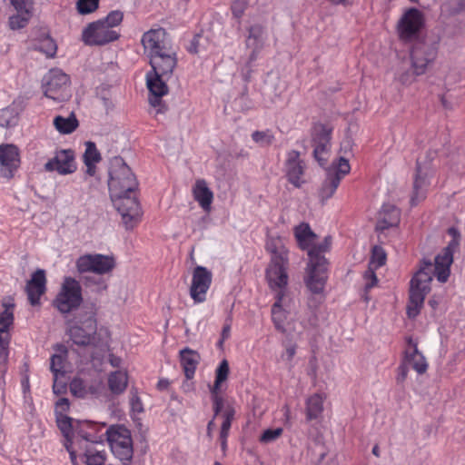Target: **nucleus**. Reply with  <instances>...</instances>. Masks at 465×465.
Listing matches in <instances>:
<instances>
[{
    "instance_id": "nucleus-12",
    "label": "nucleus",
    "mask_w": 465,
    "mask_h": 465,
    "mask_svg": "<svg viewBox=\"0 0 465 465\" xmlns=\"http://www.w3.org/2000/svg\"><path fill=\"white\" fill-rule=\"evenodd\" d=\"M105 424H98L90 421H80L75 420L71 430L70 438L74 440V447L76 450V453L79 449L93 445L94 443L104 442V429ZM77 465V461L75 464Z\"/></svg>"
},
{
    "instance_id": "nucleus-63",
    "label": "nucleus",
    "mask_w": 465,
    "mask_h": 465,
    "mask_svg": "<svg viewBox=\"0 0 465 465\" xmlns=\"http://www.w3.org/2000/svg\"><path fill=\"white\" fill-rule=\"evenodd\" d=\"M406 375H407L406 370H405V368H402L401 372V381H403L406 378Z\"/></svg>"
},
{
    "instance_id": "nucleus-57",
    "label": "nucleus",
    "mask_w": 465,
    "mask_h": 465,
    "mask_svg": "<svg viewBox=\"0 0 465 465\" xmlns=\"http://www.w3.org/2000/svg\"><path fill=\"white\" fill-rule=\"evenodd\" d=\"M201 40H202V37L200 35L193 37L191 45L188 47V51L192 54L199 53L200 52L199 45H200Z\"/></svg>"
},
{
    "instance_id": "nucleus-22",
    "label": "nucleus",
    "mask_w": 465,
    "mask_h": 465,
    "mask_svg": "<svg viewBox=\"0 0 465 465\" xmlns=\"http://www.w3.org/2000/svg\"><path fill=\"white\" fill-rule=\"evenodd\" d=\"M332 128L330 125L318 124L313 126L312 146L316 160L321 165H324L331 148V136Z\"/></svg>"
},
{
    "instance_id": "nucleus-59",
    "label": "nucleus",
    "mask_w": 465,
    "mask_h": 465,
    "mask_svg": "<svg viewBox=\"0 0 465 465\" xmlns=\"http://www.w3.org/2000/svg\"><path fill=\"white\" fill-rule=\"evenodd\" d=\"M295 352H296V349L294 346H292V345L288 346L282 354V358L285 359L286 361H291L292 359V357L294 356Z\"/></svg>"
},
{
    "instance_id": "nucleus-58",
    "label": "nucleus",
    "mask_w": 465,
    "mask_h": 465,
    "mask_svg": "<svg viewBox=\"0 0 465 465\" xmlns=\"http://www.w3.org/2000/svg\"><path fill=\"white\" fill-rule=\"evenodd\" d=\"M231 335V326L226 324L223 326L221 334V340L219 341V346L222 347L223 343L230 337Z\"/></svg>"
},
{
    "instance_id": "nucleus-14",
    "label": "nucleus",
    "mask_w": 465,
    "mask_h": 465,
    "mask_svg": "<svg viewBox=\"0 0 465 465\" xmlns=\"http://www.w3.org/2000/svg\"><path fill=\"white\" fill-rule=\"evenodd\" d=\"M14 307L11 299L5 301L0 307V377L6 370L10 343L9 329L14 322Z\"/></svg>"
},
{
    "instance_id": "nucleus-5",
    "label": "nucleus",
    "mask_w": 465,
    "mask_h": 465,
    "mask_svg": "<svg viewBox=\"0 0 465 465\" xmlns=\"http://www.w3.org/2000/svg\"><path fill=\"white\" fill-rule=\"evenodd\" d=\"M69 335L73 341L79 345H92L103 351L109 348V331L104 327L97 328L95 319L92 315L72 326Z\"/></svg>"
},
{
    "instance_id": "nucleus-61",
    "label": "nucleus",
    "mask_w": 465,
    "mask_h": 465,
    "mask_svg": "<svg viewBox=\"0 0 465 465\" xmlns=\"http://www.w3.org/2000/svg\"><path fill=\"white\" fill-rule=\"evenodd\" d=\"M170 385V382L167 379H161L159 381H158V384H157V387L160 389V390H165L169 387Z\"/></svg>"
},
{
    "instance_id": "nucleus-33",
    "label": "nucleus",
    "mask_w": 465,
    "mask_h": 465,
    "mask_svg": "<svg viewBox=\"0 0 465 465\" xmlns=\"http://www.w3.org/2000/svg\"><path fill=\"white\" fill-rule=\"evenodd\" d=\"M70 390L75 397L85 398L99 395L104 390V385L101 381H94L87 385L83 380L76 378L72 381Z\"/></svg>"
},
{
    "instance_id": "nucleus-62",
    "label": "nucleus",
    "mask_w": 465,
    "mask_h": 465,
    "mask_svg": "<svg viewBox=\"0 0 465 465\" xmlns=\"http://www.w3.org/2000/svg\"><path fill=\"white\" fill-rule=\"evenodd\" d=\"M440 301L436 297H432L429 301V305L431 306L433 309H436Z\"/></svg>"
},
{
    "instance_id": "nucleus-60",
    "label": "nucleus",
    "mask_w": 465,
    "mask_h": 465,
    "mask_svg": "<svg viewBox=\"0 0 465 465\" xmlns=\"http://www.w3.org/2000/svg\"><path fill=\"white\" fill-rule=\"evenodd\" d=\"M109 361L113 367H120L122 364V359L114 355L110 356Z\"/></svg>"
},
{
    "instance_id": "nucleus-56",
    "label": "nucleus",
    "mask_w": 465,
    "mask_h": 465,
    "mask_svg": "<svg viewBox=\"0 0 465 465\" xmlns=\"http://www.w3.org/2000/svg\"><path fill=\"white\" fill-rule=\"evenodd\" d=\"M193 378H186L185 377V380L183 381L181 389L184 393H190V392L194 391L195 385H194V381H193Z\"/></svg>"
},
{
    "instance_id": "nucleus-53",
    "label": "nucleus",
    "mask_w": 465,
    "mask_h": 465,
    "mask_svg": "<svg viewBox=\"0 0 465 465\" xmlns=\"http://www.w3.org/2000/svg\"><path fill=\"white\" fill-rule=\"evenodd\" d=\"M428 193L421 190L419 187L413 185V190L410 197V204L411 207H415L423 202L427 197Z\"/></svg>"
},
{
    "instance_id": "nucleus-8",
    "label": "nucleus",
    "mask_w": 465,
    "mask_h": 465,
    "mask_svg": "<svg viewBox=\"0 0 465 465\" xmlns=\"http://www.w3.org/2000/svg\"><path fill=\"white\" fill-rule=\"evenodd\" d=\"M328 280V262L315 250L309 251V260L305 267L303 282L307 291L313 295L322 294Z\"/></svg>"
},
{
    "instance_id": "nucleus-27",
    "label": "nucleus",
    "mask_w": 465,
    "mask_h": 465,
    "mask_svg": "<svg viewBox=\"0 0 465 465\" xmlns=\"http://www.w3.org/2000/svg\"><path fill=\"white\" fill-rule=\"evenodd\" d=\"M28 300L33 306L40 304V298L46 291L45 272L42 269L32 273L25 287Z\"/></svg>"
},
{
    "instance_id": "nucleus-2",
    "label": "nucleus",
    "mask_w": 465,
    "mask_h": 465,
    "mask_svg": "<svg viewBox=\"0 0 465 465\" xmlns=\"http://www.w3.org/2000/svg\"><path fill=\"white\" fill-rule=\"evenodd\" d=\"M109 191L113 203L127 229L134 227L142 218V210L134 197L137 187L134 174L121 158L111 163Z\"/></svg>"
},
{
    "instance_id": "nucleus-64",
    "label": "nucleus",
    "mask_w": 465,
    "mask_h": 465,
    "mask_svg": "<svg viewBox=\"0 0 465 465\" xmlns=\"http://www.w3.org/2000/svg\"><path fill=\"white\" fill-rule=\"evenodd\" d=\"M365 292H366V291H365ZM362 298H363V300H364V302H369V301H370V296H369L367 293H365V294L362 296Z\"/></svg>"
},
{
    "instance_id": "nucleus-4",
    "label": "nucleus",
    "mask_w": 465,
    "mask_h": 465,
    "mask_svg": "<svg viewBox=\"0 0 465 465\" xmlns=\"http://www.w3.org/2000/svg\"><path fill=\"white\" fill-rule=\"evenodd\" d=\"M124 19L123 12L114 10L105 17L89 23L83 28L81 39L86 45H104L120 37L117 27Z\"/></svg>"
},
{
    "instance_id": "nucleus-15",
    "label": "nucleus",
    "mask_w": 465,
    "mask_h": 465,
    "mask_svg": "<svg viewBox=\"0 0 465 465\" xmlns=\"http://www.w3.org/2000/svg\"><path fill=\"white\" fill-rule=\"evenodd\" d=\"M289 280V261L269 262L265 269V282L273 295L292 292Z\"/></svg>"
},
{
    "instance_id": "nucleus-36",
    "label": "nucleus",
    "mask_w": 465,
    "mask_h": 465,
    "mask_svg": "<svg viewBox=\"0 0 465 465\" xmlns=\"http://www.w3.org/2000/svg\"><path fill=\"white\" fill-rule=\"evenodd\" d=\"M180 361L186 378H193L195 370L200 361V355L196 351L189 348L180 351Z\"/></svg>"
},
{
    "instance_id": "nucleus-45",
    "label": "nucleus",
    "mask_w": 465,
    "mask_h": 465,
    "mask_svg": "<svg viewBox=\"0 0 465 465\" xmlns=\"http://www.w3.org/2000/svg\"><path fill=\"white\" fill-rule=\"evenodd\" d=\"M31 17V15L15 13L9 16L8 26L13 31L20 30L27 25Z\"/></svg>"
},
{
    "instance_id": "nucleus-32",
    "label": "nucleus",
    "mask_w": 465,
    "mask_h": 465,
    "mask_svg": "<svg viewBox=\"0 0 465 465\" xmlns=\"http://www.w3.org/2000/svg\"><path fill=\"white\" fill-rule=\"evenodd\" d=\"M405 361L419 374H423L427 371L428 362L424 355L418 350L416 342L411 339L408 340L405 350Z\"/></svg>"
},
{
    "instance_id": "nucleus-21",
    "label": "nucleus",
    "mask_w": 465,
    "mask_h": 465,
    "mask_svg": "<svg viewBox=\"0 0 465 465\" xmlns=\"http://www.w3.org/2000/svg\"><path fill=\"white\" fill-rule=\"evenodd\" d=\"M212 280V272L206 267L196 266L193 269L190 285V296L195 303H202L206 300Z\"/></svg>"
},
{
    "instance_id": "nucleus-47",
    "label": "nucleus",
    "mask_w": 465,
    "mask_h": 465,
    "mask_svg": "<svg viewBox=\"0 0 465 465\" xmlns=\"http://www.w3.org/2000/svg\"><path fill=\"white\" fill-rule=\"evenodd\" d=\"M252 139L262 147L269 146L274 141L273 134L269 131H256L252 134Z\"/></svg>"
},
{
    "instance_id": "nucleus-43",
    "label": "nucleus",
    "mask_w": 465,
    "mask_h": 465,
    "mask_svg": "<svg viewBox=\"0 0 465 465\" xmlns=\"http://www.w3.org/2000/svg\"><path fill=\"white\" fill-rule=\"evenodd\" d=\"M34 47L49 57L54 56L57 49L54 41L48 35L43 36L39 41L35 43Z\"/></svg>"
},
{
    "instance_id": "nucleus-40",
    "label": "nucleus",
    "mask_w": 465,
    "mask_h": 465,
    "mask_svg": "<svg viewBox=\"0 0 465 465\" xmlns=\"http://www.w3.org/2000/svg\"><path fill=\"white\" fill-rule=\"evenodd\" d=\"M20 111L15 103L0 110V126L13 127L17 124Z\"/></svg>"
},
{
    "instance_id": "nucleus-46",
    "label": "nucleus",
    "mask_w": 465,
    "mask_h": 465,
    "mask_svg": "<svg viewBox=\"0 0 465 465\" xmlns=\"http://www.w3.org/2000/svg\"><path fill=\"white\" fill-rule=\"evenodd\" d=\"M283 433L282 427L269 428L263 430L261 434L259 440L263 444H270L279 440Z\"/></svg>"
},
{
    "instance_id": "nucleus-19",
    "label": "nucleus",
    "mask_w": 465,
    "mask_h": 465,
    "mask_svg": "<svg viewBox=\"0 0 465 465\" xmlns=\"http://www.w3.org/2000/svg\"><path fill=\"white\" fill-rule=\"evenodd\" d=\"M67 351L59 345L55 348V352L51 358V371L54 374L53 390L56 394L63 393L65 391L67 377L66 374L71 371L67 362Z\"/></svg>"
},
{
    "instance_id": "nucleus-55",
    "label": "nucleus",
    "mask_w": 465,
    "mask_h": 465,
    "mask_svg": "<svg viewBox=\"0 0 465 465\" xmlns=\"http://www.w3.org/2000/svg\"><path fill=\"white\" fill-rule=\"evenodd\" d=\"M131 409L134 414H140L143 411V403L138 397H133L131 399Z\"/></svg>"
},
{
    "instance_id": "nucleus-29",
    "label": "nucleus",
    "mask_w": 465,
    "mask_h": 465,
    "mask_svg": "<svg viewBox=\"0 0 465 465\" xmlns=\"http://www.w3.org/2000/svg\"><path fill=\"white\" fill-rule=\"evenodd\" d=\"M401 221V211L392 203H384L378 214L376 227L380 231L395 228Z\"/></svg>"
},
{
    "instance_id": "nucleus-26",
    "label": "nucleus",
    "mask_w": 465,
    "mask_h": 465,
    "mask_svg": "<svg viewBox=\"0 0 465 465\" xmlns=\"http://www.w3.org/2000/svg\"><path fill=\"white\" fill-rule=\"evenodd\" d=\"M173 69L170 71L157 70L152 68V71L146 74V85L150 95L164 96L168 94L167 81L171 77Z\"/></svg>"
},
{
    "instance_id": "nucleus-30",
    "label": "nucleus",
    "mask_w": 465,
    "mask_h": 465,
    "mask_svg": "<svg viewBox=\"0 0 465 465\" xmlns=\"http://www.w3.org/2000/svg\"><path fill=\"white\" fill-rule=\"evenodd\" d=\"M326 396L323 393L315 392L310 395L305 401V418L309 422H320L324 410Z\"/></svg>"
},
{
    "instance_id": "nucleus-42",
    "label": "nucleus",
    "mask_w": 465,
    "mask_h": 465,
    "mask_svg": "<svg viewBox=\"0 0 465 465\" xmlns=\"http://www.w3.org/2000/svg\"><path fill=\"white\" fill-rule=\"evenodd\" d=\"M54 125L60 134H66L76 129L78 122L73 115L67 117L56 116L54 120Z\"/></svg>"
},
{
    "instance_id": "nucleus-39",
    "label": "nucleus",
    "mask_w": 465,
    "mask_h": 465,
    "mask_svg": "<svg viewBox=\"0 0 465 465\" xmlns=\"http://www.w3.org/2000/svg\"><path fill=\"white\" fill-rule=\"evenodd\" d=\"M101 160L100 153L96 149L94 143L87 142L85 143V152L84 154V162L86 165V173L89 175H94L95 173V164L99 163Z\"/></svg>"
},
{
    "instance_id": "nucleus-18",
    "label": "nucleus",
    "mask_w": 465,
    "mask_h": 465,
    "mask_svg": "<svg viewBox=\"0 0 465 465\" xmlns=\"http://www.w3.org/2000/svg\"><path fill=\"white\" fill-rule=\"evenodd\" d=\"M21 152L14 143H0V177L10 181L15 177L21 166Z\"/></svg>"
},
{
    "instance_id": "nucleus-51",
    "label": "nucleus",
    "mask_w": 465,
    "mask_h": 465,
    "mask_svg": "<svg viewBox=\"0 0 465 465\" xmlns=\"http://www.w3.org/2000/svg\"><path fill=\"white\" fill-rule=\"evenodd\" d=\"M350 171H351V166H350L348 160L341 157L336 163H334L332 164L333 173H331V174L332 175H340L341 180L343 176H345L346 174H348L350 173ZM329 173H331V172Z\"/></svg>"
},
{
    "instance_id": "nucleus-9",
    "label": "nucleus",
    "mask_w": 465,
    "mask_h": 465,
    "mask_svg": "<svg viewBox=\"0 0 465 465\" xmlns=\"http://www.w3.org/2000/svg\"><path fill=\"white\" fill-rule=\"evenodd\" d=\"M426 25V17L420 10L411 7L402 11L399 16L395 31L398 38L407 44L423 38L422 31Z\"/></svg>"
},
{
    "instance_id": "nucleus-48",
    "label": "nucleus",
    "mask_w": 465,
    "mask_h": 465,
    "mask_svg": "<svg viewBox=\"0 0 465 465\" xmlns=\"http://www.w3.org/2000/svg\"><path fill=\"white\" fill-rule=\"evenodd\" d=\"M163 96L158 95H150L149 96V104H150V114L153 117H157L160 114L165 113L167 107L166 104L162 100Z\"/></svg>"
},
{
    "instance_id": "nucleus-1",
    "label": "nucleus",
    "mask_w": 465,
    "mask_h": 465,
    "mask_svg": "<svg viewBox=\"0 0 465 465\" xmlns=\"http://www.w3.org/2000/svg\"><path fill=\"white\" fill-rule=\"evenodd\" d=\"M448 234L450 240L448 245L436 255L435 262H423L411 280L406 307V313L410 319H415L420 313L425 296L430 291L432 273L440 282H446L450 277L453 253L459 248L460 234L453 227L449 229Z\"/></svg>"
},
{
    "instance_id": "nucleus-49",
    "label": "nucleus",
    "mask_w": 465,
    "mask_h": 465,
    "mask_svg": "<svg viewBox=\"0 0 465 465\" xmlns=\"http://www.w3.org/2000/svg\"><path fill=\"white\" fill-rule=\"evenodd\" d=\"M15 13L25 15H33V2L31 0H10Z\"/></svg>"
},
{
    "instance_id": "nucleus-37",
    "label": "nucleus",
    "mask_w": 465,
    "mask_h": 465,
    "mask_svg": "<svg viewBox=\"0 0 465 465\" xmlns=\"http://www.w3.org/2000/svg\"><path fill=\"white\" fill-rule=\"evenodd\" d=\"M435 178V171L427 166H419L413 185L423 191L429 192Z\"/></svg>"
},
{
    "instance_id": "nucleus-34",
    "label": "nucleus",
    "mask_w": 465,
    "mask_h": 465,
    "mask_svg": "<svg viewBox=\"0 0 465 465\" xmlns=\"http://www.w3.org/2000/svg\"><path fill=\"white\" fill-rule=\"evenodd\" d=\"M265 42V32L261 25H252L248 31L245 40L246 48L250 51V56L254 59L262 49Z\"/></svg>"
},
{
    "instance_id": "nucleus-25",
    "label": "nucleus",
    "mask_w": 465,
    "mask_h": 465,
    "mask_svg": "<svg viewBox=\"0 0 465 465\" xmlns=\"http://www.w3.org/2000/svg\"><path fill=\"white\" fill-rule=\"evenodd\" d=\"M305 165L296 151H291L287 154L285 163V174L288 181L295 187H301L305 183L304 179Z\"/></svg>"
},
{
    "instance_id": "nucleus-50",
    "label": "nucleus",
    "mask_w": 465,
    "mask_h": 465,
    "mask_svg": "<svg viewBox=\"0 0 465 465\" xmlns=\"http://www.w3.org/2000/svg\"><path fill=\"white\" fill-rule=\"evenodd\" d=\"M99 5V0H78L76 3L77 11L81 15H88L94 12Z\"/></svg>"
},
{
    "instance_id": "nucleus-20",
    "label": "nucleus",
    "mask_w": 465,
    "mask_h": 465,
    "mask_svg": "<svg viewBox=\"0 0 465 465\" xmlns=\"http://www.w3.org/2000/svg\"><path fill=\"white\" fill-rule=\"evenodd\" d=\"M69 410V401L65 398L60 399L55 404L56 421L59 429L65 438L64 446L70 454L73 464L76 462V450L74 447V440L70 438L71 430L75 420L65 415Z\"/></svg>"
},
{
    "instance_id": "nucleus-41",
    "label": "nucleus",
    "mask_w": 465,
    "mask_h": 465,
    "mask_svg": "<svg viewBox=\"0 0 465 465\" xmlns=\"http://www.w3.org/2000/svg\"><path fill=\"white\" fill-rule=\"evenodd\" d=\"M340 175H332L331 173H329L319 192L321 200L326 201L332 197L340 184Z\"/></svg>"
},
{
    "instance_id": "nucleus-11",
    "label": "nucleus",
    "mask_w": 465,
    "mask_h": 465,
    "mask_svg": "<svg viewBox=\"0 0 465 465\" xmlns=\"http://www.w3.org/2000/svg\"><path fill=\"white\" fill-rule=\"evenodd\" d=\"M77 271L81 273L92 272L97 275L111 274L117 265L116 257L113 253H85L75 262Z\"/></svg>"
},
{
    "instance_id": "nucleus-3",
    "label": "nucleus",
    "mask_w": 465,
    "mask_h": 465,
    "mask_svg": "<svg viewBox=\"0 0 465 465\" xmlns=\"http://www.w3.org/2000/svg\"><path fill=\"white\" fill-rule=\"evenodd\" d=\"M144 54L150 59L152 68L170 71L177 64L175 53L169 46L164 29L152 28L146 31L141 39Z\"/></svg>"
},
{
    "instance_id": "nucleus-35",
    "label": "nucleus",
    "mask_w": 465,
    "mask_h": 465,
    "mask_svg": "<svg viewBox=\"0 0 465 465\" xmlns=\"http://www.w3.org/2000/svg\"><path fill=\"white\" fill-rule=\"evenodd\" d=\"M128 384V373L126 370H117L112 371L107 377V386L112 394L119 395L123 393Z\"/></svg>"
},
{
    "instance_id": "nucleus-16",
    "label": "nucleus",
    "mask_w": 465,
    "mask_h": 465,
    "mask_svg": "<svg viewBox=\"0 0 465 465\" xmlns=\"http://www.w3.org/2000/svg\"><path fill=\"white\" fill-rule=\"evenodd\" d=\"M410 61L412 72L416 75L426 73L430 64L435 59V50L424 38L410 43Z\"/></svg>"
},
{
    "instance_id": "nucleus-17",
    "label": "nucleus",
    "mask_w": 465,
    "mask_h": 465,
    "mask_svg": "<svg viewBox=\"0 0 465 465\" xmlns=\"http://www.w3.org/2000/svg\"><path fill=\"white\" fill-rule=\"evenodd\" d=\"M82 302L81 286L73 278H65L59 293L54 301V306L63 313L70 312Z\"/></svg>"
},
{
    "instance_id": "nucleus-38",
    "label": "nucleus",
    "mask_w": 465,
    "mask_h": 465,
    "mask_svg": "<svg viewBox=\"0 0 465 465\" xmlns=\"http://www.w3.org/2000/svg\"><path fill=\"white\" fill-rule=\"evenodd\" d=\"M84 457L87 465H104L106 453L104 450H98L93 445L87 447L78 448L77 458Z\"/></svg>"
},
{
    "instance_id": "nucleus-54",
    "label": "nucleus",
    "mask_w": 465,
    "mask_h": 465,
    "mask_svg": "<svg viewBox=\"0 0 465 465\" xmlns=\"http://www.w3.org/2000/svg\"><path fill=\"white\" fill-rule=\"evenodd\" d=\"M246 3L243 0H236L232 5V12L237 18L241 17L245 10Z\"/></svg>"
},
{
    "instance_id": "nucleus-24",
    "label": "nucleus",
    "mask_w": 465,
    "mask_h": 465,
    "mask_svg": "<svg viewBox=\"0 0 465 465\" xmlns=\"http://www.w3.org/2000/svg\"><path fill=\"white\" fill-rule=\"evenodd\" d=\"M45 168L46 171H56L63 175L73 173L76 170L74 151L70 149L57 151L54 158L45 163Z\"/></svg>"
},
{
    "instance_id": "nucleus-13",
    "label": "nucleus",
    "mask_w": 465,
    "mask_h": 465,
    "mask_svg": "<svg viewBox=\"0 0 465 465\" xmlns=\"http://www.w3.org/2000/svg\"><path fill=\"white\" fill-rule=\"evenodd\" d=\"M44 94L55 102L67 100L71 96L70 78L60 69L50 70L43 78Z\"/></svg>"
},
{
    "instance_id": "nucleus-44",
    "label": "nucleus",
    "mask_w": 465,
    "mask_h": 465,
    "mask_svg": "<svg viewBox=\"0 0 465 465\" xmlns=\"http://www.w3.org/2000/svg\"><path fill=\"white\" fill-rule=\"evenodd\" d=\"M386 252L380 246H374L371 250V255L369 262V267L377 270L385 264Z\"/></svg>"
},
{
    "instance_id": "nucleus-23",
    "label": "nucleus",
    "mask_w": 465,
    "mask_h": 465,
    "mask_svg": "<svg viewBox=\"0 0 465 465\" xmlns=\"http://www.w3.org/2000/svg\"><path fill=\"white\" fill-rule=\"evenodd\" d=\"M294 234L299 246L307 250H315V253L322 254L326 252L331 246L329 238H325L321 243H317V236L311 230L310 226L306 223H301L294 229Z\"/></svg>"
},
{
    "instance_id": "nucleus-31",
    "label": "nucleus",
    "mask_w": 465,
    "mask_h": 465,
    "mask_svg": "<svg viewBox=\"0 0 465 465\" xmlns=\"http://www.w3.org/2000/svg\"><path fill=\"white\" fill-rule=\"evenodd\" d=\"M192 193L199 206L204 212L209 213L212 210L214 196L207 183L202 179L197 180L192 188Z\"/></svg>"
},
{
    "instance_id": "nucleus-52",
    "label": "nucleus",
    "mask_w": 465,
    "mask_h": 465,
    "mask_svg": "<svg viewBox=\"0 0 465 465\" xmlns=\"http://www.w3.org/2000/svg\"><path fill=\"white\" fill-rule=\"evenodd\" d=\"M364 290L369 292L371 288L377 285L378 278L375 274V269L368 268L363 275Z\"/></svg>"
},
{
    "instance_id": "nucleus-28",
    "label": "nucleus",
    "mask_w": 465,
    "mask_h": 465,
    "mask_svg": "<svg viewBox=\"0 0 465 465\" xmlns=\"http://www.w3.org/2000/svg\"><path fill=\"white\" fill-rule=\"evenodd\" d=\"M265 250L270 255V262L289 261L286 241L277 233H269L267 235Z\"/></svg>"
},
{
    "instance_id": "nucleus-6",
    "label": "nucleus",
    "mask_w": 465,
    "mask_h": 465,
    "mask_svg": "<svg viewBox=\"0 0 465 465\" xmlns=\"http://www.w3.org/2000/svg\"><path fill=\"white\" fill-rule=\"evenodd\" d=\"M297 302L292 292L273 295L271 317L274 327L284 333H291L296 327Z\"/></svg>"
},
{
    "instance_id": "nucleus-10",
    "label": "nucleus",
    "mask_w": 465,
    "mask_h": 465,
    "mask_svg": "<svg viewBox=\"0 0 465 465\" xmlns=\"http://www.w3.org/2000/svg\"><path fill=\"white\" fill-rule=\"evenodd\" d=\"M105 434L113 455L123 465H131L134 442L130 430L122 425H113L106 429Z\"/></svg>"
},
{
    "instance_id": "nucleus-7",
    "label": "nucleus",
    "mask_w": 465,
    "mask_h": 465,
    "mask_svg": "<svg viewBox=\"0 0 465 465\" xmlns=\"http://www.w3.org/2000/svg\"><path fill=\"white\" fill-rule=\"evenodd\" d=\"M230 373L229 363L226 360H223L215 370V380L213 385L210 391L214 405V411L216 415L221 413L223 418L222 428H221V439H227L229 430L231 428L232 420L234 416V411L232 408L228 407L226 410L222 411L223 409V399L222 393L226 388V381Z\"/></svg>"
}]
</instances>
